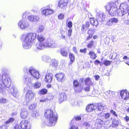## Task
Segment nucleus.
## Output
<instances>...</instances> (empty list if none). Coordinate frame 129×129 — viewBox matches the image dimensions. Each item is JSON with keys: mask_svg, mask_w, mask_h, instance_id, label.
Wrapping results in <instances>:
<instances>
[{"mask_svg": "<svg viewBox=\"0 0 129 129\" xmlns=\"http://www.w3.org/2000/svg\"><path fill=\"white\" fill-rule=\"evenodd\" d=\"M27 110L26 108H23L22 109V111L20 113L21 117L22 118H25L28 115Z\"/></svg>", "mask_w": 129, "mask_h": 129, "instance_id": "nucleus-18", "label": "nucleus"}, {"mask_svg": "<svg viewBox=\"0 0 129 129\" xmlns=\"http://www.w3.org/2000/svg\"><path fill=\"white\" fill-rule=\"evenodd\" d=\"M94 77L95 79V80H98L99 79V78H100V77L98 75H95L94 76Z\"/></svg>", "mask_w": 129, "mask_h": 129, "instance_id": "nucleus-60", "label": "nucleus"}, {"mask_svg": "<svg viewBox=\"0 0 129 129\" xmlns=\"http://www.w3.org/2000/svg\"><path fill=\"white\" fill-rule=\"evenodd\" d=\"M85 90L86 91H89L90 90L89 86H88L86 87L85 88Z\"/></svg>", "mask_w": 129, "mask_h": 129, "instance_id": "nucleus-61", "label": "nucleus"}, {"mask_svg": "<svg viewBox=\"0 0 129 129\" xmlns=\"http://www.w3.org/2000/svg\"><path fill=\"white\" fill-rule=\"evenodd\" d=\"M22 129H30L31 127L29 121L25 120H22L20 123Z\"/></svg>", "mask_w": 129, "mask_h": 129, "instance_id": "nucleus-9", "label": "nucleus"}, {"mask_svg": "<svg viewBox=\"0 0 129 129\" xmlns=\"http://www.w3.org/2000/svg\"><path fill=\"white\" fill-rule=\"evenodd\" d=\"M47 90L45 89L44 88L41 89L40 91V93L41 94H46L47 92Z\"/></svg>", "mask_w": 129, "mask_h": 129, "instance_id": "nucleus-43", "label": "nucleus"}, {"mask_svg": "<svg viewBox=\"0 0 129 129\" xmlns=\"http://www.w3.org/2000/svg\"><path fill=\"white\" fill-rule=\"evenodd\" d=\"M10 91L12 94L15 97L17 96V88L15 87H13L10 89Z\"/></svg>", "mask_w": 129, "mask_h": 129, "instance_id": "nucleus-24", "label": "nucleus"}, {"mask_svg": "<svg viewBox=\"0 0 129 129\" xmlns=\"http://www.w3.org/2000/svg\"><path fill=\"white\" fill-rule=\"evenodd\" d=\"M36 34L35 33H29L26 35L23 34L21 37L22 41V46L25 49H28L31 48L32 42L36 39Z\"/></svg>", "mask_w": 129, "mask_h": 129, "instance_id": "nucleus-3", "label": "nucleus"}, {"mask_svg": "<svg viewBox=\"0 0 129 129\" xmlns=\"http://www.w3.org/2000/svg\"><path fill=\"white\" fill-rule=\"evenodd\" d=\"M64 5V0H61L58 3V6L60 8H63Z\"/></svg>", "mask_w": 129, "mask_h": 129, "instance_id": "nucleus-35", "label": "nucleus"}, {"mask_svg": "<svg viewBox=\"0 0 129 129\" xmlns=\"http://www.w3.org/2000/svg\"><path fill=\"white\" fill-rule=\"evenodd\" d=\"M31 115L33 117H36L38 115V114L37 111H33L32 112Z\"/></svg>", "mask_w": 129, "mask_h": 129, "instance_id": "nucleus-40", "label": "nucleus"}, {"mask_svg": "<svg viewBox=\"0 0 129 129\" xmlns=\"http://www.w3.org/2000/svg\"><path fill=\"white\" fill-rule=\"evenodd\" d=\"M53 12V10L50 9H47L43 10L41 11V14L42 15L46 16L52 14Z\"/></svg>", "mask_w": 129, "mask_h": 129, "instance_id": "nucleus-14", "label": "nucleus"}, {"mask_svg": "<svg viewBox=\"0 0 129 129\" xmlns=\"http://www.w3.org/2000/svg\"><path fill=\"white\" fill-rule=\"evenodd\" d=\"M14 129H22L20 126H19V125L18 124H16L15 126H14Z\"/></svg>", "mask_w": 129, "mask_h": 129, "instance_id": "nucleus-52", "label": "nucleus"}, {"mask_svg": "<svg viewBox=\"0 0 129 129\" xmlns=\"http://www.w3.org/2000/svg\"><path fill=\"white\" fill-rule=\"evenodd\" d=\"M29 72L33 77H28L27 75H25L23 78L24 81L25 82H27L28 83H30L33 80L34 77L38 79L40 77L39 72L33 67H30L29 68Z\"/></svg>", "mask_w": 129, "mask_h": 129, "instance_id": "nucleus-5", "label": "nucleus"}, {"mask_svg": "<svg viewBox=\"0 0 129 129\" xmlns=\"http://www.w3.org/2000/svg\"><path fill=\"white\" fill-rule=\"evenodd\" d=\"M95 122L94 126L96 127L99 128H101L103 125V120L101 119H97Z\"/></svg>", "mask_w": 129, "mask_h": 129, "instance_id": "nucleus-20", "label": "nucleus"}, {"mask_svg": "<svg viewBox=\"0 0 129 129\" xmlns=\"http://www.w3.org/2000/svg\"><path fill=\"white\" fill-rule=\"evenodd\" d=\"M7 102V100L5 99L1 98L0 99V103L5 104Z\"/></svg>", "mask_w": 129, "mask_h": 129, "instance_id": "nucleus-47", "label": "nucleus"}, {"mask_svg": "<svg viewBox=\"0 0 129 129\" xmlns=\"http://www.w3.org/2000/svg\"><path fill=\"white\" fill-rule=\"evenodd\" d=\"M53 79V75L51 73L47 74L44 79L45 81L46 82L51 83Z\"/></svg>", "mask_w": 129, "mask_h": 129, "instance_id": "nucleus-19", "label": "nucleus"}, {"mask_svg": "<svg viewBox=\"0 0 129 129\" xmlns=\"http://www.w3.org/2000/svg\"><path fill=\"white\" fill-rule=\"evenodd\" d=\"M93 44V41L92 40L90 41L87 45V47L89 48H91Z\"/></svg>", "mask_w": 129, "mask_h": 129, "instance_id": "nucleus-48", "label": "nucleus"}, {"mask_svg": "<svg viewBox=\"0 0 129 129\" xmlns=\"http://www.w3.org/2000/svg\"><path fill=\"white\" fill-rule=\"evenodd\" d=\"M79 83L77 80H75L73 82V85L75 87H77L79 85Z\"/></svg>", "mask_w": 129, "mask_h": 129, "instance_id": "nucleus-51", "label": "nucleus"}, {"mask_svg": "<svg viewBox=\"0 0 129 129\" xmlns=\"http://www.w3.org/2000/svg\"><path fill=\"white\" fill-rule=\"evenodd\" d=\"M87 49L86 48H84L83 49H81L80 50V51L81 52H83L85 53L86 52Z\"/></svg>", "mask_w": 129, "mask_h": 129, "instance_id": "nucleus-56", "label": "nucleus"}, {"mask_svg": "<svg viewBox=\"0 0 129 129\" xmlns=\"http://www.w3.org/2000/svg\"><path fill=\"white\" fill-rule=\"evenodd\" d=\"M41 83L39 82H37L34 84V86L35 88H39L40 86Z\"/></svg>", "mask_w": 129, "mask_h": 129, "instance_id": "nucleus-42", "label": "nucleus"}, {"mask_svg": "<svg viewBox=\"0 0 129 129\" xmlns=\"http://www.w3.org/2000/svg\"><path fill=\"white\" fill-rule=\"evenodd\" d=\"M35 93L31 90H27L25 95V99L27 102L32 101L34 99Z\"/></svg>", "mask_w": 129, "mask_h": 129, "instance_id": "nucleus-7", "label": "nucleus"}, {"mask_svg": "<svg viewBox=\"0 0 129 129\" xmlns=\"http://www.w3.org/2000/svg\"><path fill=\"white\" fill-rule=\"evenodd\" d=\"M37 39L40 42H43L44 40V38L43 36L41 35H38L37 36Z\"/></svg>", "mask_w": 129, "mask_h": 129, "instance_id": "nucleus-34", "label": "nucleus"}, {"mask_svg": "<svg viewBox=\"0 0 129 129\" xmlns=\"http://www.w3.org/2000/svg\"><path fill=\"white\" fill-rule=\"evenodd\" d=\"M105 14L103 12H100L98 13L96 16V19L99 21L101 22L105 17Z\"/></svg>", "mask_w": 129, "mask_h": 129, "instance_id": "nucleus-17", "label": "nucleus"}, {"mask_svg": "<svg viewBox=\"0 0 129 129\" xmlns=\"http://www.w3.org/2000/svg\"><path fill=\"white\" fill-rule=\"evenodd\" d=\"M119 121L116 119H114L112 121V125L113 127H116L119 123Z\"/></svg>", "mask_w": 129, "mask_h": 129, "instance_id": "nucleus-31", "label": "nucleus"}, {"mask_svg": "<svg viewBox=\"0 0 129 129\" xmlns=\"http://www.w3.org/2000/svg\"><path fill=\"white\" fill-rule=\"evenodd\" d=\"M124 119L127 121H129V117H128L126 116L124 117Z\"/></svg>", "mask_w": 129, "mask_h": 129, "instance_id": "nucleus-64", "label": "nucleus"}, {"mask_svg": "<svg viewBox=\"0 0 129 129\" xmlns=\"http://www.w3.org/2000/svg\"><path fill=\"white\" fill-rule=\"evenodd\" d=\"M69 57L70 59V61L69 64L71 65L74 61L75 56L72 53H70L69 54Z\"/></svg>", "mask_w": 129, "mask_h": 129, "instance_id": "nucleus-27", "label": "nucleus"}, {"mask_svg": "<svg viewBox=\"0 0 129 129\" xmlns=\"http://www.w3.org/2000/svg\"><path fill=\"white\" fill-rule=\"evenodd\" d=\"M46 48H56L57 45L55 42L52 39H48L45 42Z\"/></svg>", "mask_w": 129, "mask_h": 129, "instance_id": "nucleus-8", "label": "nucleus"}, {"mask_svg": "<svg viewBox=\"0 0 129 129\" xmlns=\"http://www.w3.org/2000/svg\"><path fill=\"white\" fill-rule=\"evenodd\" d=\"M14 120V119L12 117L10 118L5 122L6 124L13 122Z\"/></svg>", "mask_w": 129, "mask_h": 129, "instance_id": "nucleus-44", "label": "nucleus"}, {"mask_svg": "<svg viewBox=\"0 0 129 129\" xmlns=\"http://www.w3.org/2000/svg\"><path fill=\"white\" fill-rule=\"evenodd\" d=\"M44 29V27L42 25H40L39 26L38 29L37 30L38 33H41L43 31Z\"/></svg>", "mask_w": 129, "mask_h": 129, "instance_id": "nucleus-38", "label": "nucleus"}, {"mask_svg": "<svg viewBox=\"0 0 129 129\" xmlns=\"http://www.w3.org/2000/svg\"><path fill=\"white\" fill-rule=\"evenodd\" d=\"M101 62L99 61L98 60H96L95 61L94 63L95 64H98L99 63H100Z\"/></svg>", "mask_w": 129, "mask_h": 129, "instance_id": "nucleus-63", "label": "nucleus"}, {"mask_svg": "<svg viewBox=\"0 0 129 129\" xmlns=\"http://www.w3.org/2000/svg\"><path fill=\"white\" fill-rule=\"evenodd\" d=\"M128 6L126 3H124L121 4L120 6L121 9L123 10V13L121 12L122 14V15H125L127 13L128 10Z\"/></svg>", "mask_w": 129, "mask_h": 129, "instance_id": "nucleus-10", "label": "nucleus"}, {"mask_svg": "<svg viewBox=\"0 0 129 129\" xmlns=\"http://www.w3.org/2000/svg\"><path fill=\"white\" fill-rule=\"evenodd\" d=\"M70 129H78V128L77 126L74 125L70 127Z\"/></svg>", "mask_w": 129, "mask_h": 129, "instance_id": "nucleus-59", "label": "nucleus"}, {"mask_svg": "<svg viewBox=\"0 0 129 129\" xmlns=\"http://www.w3.org/2000/svg\"><path fill=\"white\" fill-rule=\"evenodd\" d=\"M76 120H79L81 119V118L80 116H76L74 117Z\"/></svg>", "mask_w": 129, "mask_h": 129, "instance_id": "nucleus-57", "label": "nucleus"}, {"mask_svg": "<svg viewBox=\"0 0 129 129\" xmlns=\"http://www.w3.org/2000/svg\"><path fill=\"white\" fill-rule=\"evenodd\" d=\"M89 23L88 22H86L85 25L83 24L82 26L81 29L82 30H86L89 27Z\"/></svg>", "mask_w": 129, "mask_h": 129, "instance_id": "nucleus-26", "label": "nucleus"}, {"mask_svg": "<svg viewBox=\"0 0 129 129\" xmlns=\"http://www.w3.org/2000/svg\"><path fill=\"white\" fill-rule=\"evenodd\" d=\"M96 108V106L95 105L93 104H91L87 106L86 108V110L88 112H90Z\"/></svg>", "mask_w": 129, "mask_h": 129, "instance_id": "nucleus-23", "label": "nucleus"}, {"mask_svg": "<svg viewBox=\"0 0 129 129\" xmlns=\"http://www.w3.org/2000/svg\"><path fill=\"white\" fill-rule=\"evenodd\" d=\"M118 3V0L116 1L115 3L111 2L105 6V8L108 11L109 14L111 16H113L114 13L117 10L118 11H119L118 13L119 15L122 16L124 15H122V13L121 12H122L123 13V10L121 9L118 10L117 8V4Z\"/></svg>", "mask_w": 129, "mask_h": 129, "instance_id": "nucleus-4", "label": "nucleus"}, {"mask_svg": "<svg viewBox=\"0 0 129 129\" xmlns=\"http://www.w3.org/2000/svg\"><path fill=\"white\" fill-rule=\"evenodd\" d=\"M42 60L45 62H49L51 61L50 58L48 56H43L42 57Z\"/></svg>", "mask_w": 129, "mask_h": 129, "instance_id": "nucleus-32", "label": "nucleus"}, {"mask_svg": "<svg viewBox=\"0 0 129 129\" xmlns=\"http://www.w3.org/2000/svg\"><path fill=\"white\" fill-rule=\"evenodd\" d=\"M110 112L111 113L113 114L115 116H117V114L116 113V112L115 111H113V110H111L110 111Z\"/></svg>", "mask_w": 129, "mask_h": 129, "instance_id": "nucleus-53", "label": "nucleus"}, {"mask_svg": "<svg viewBox=\"0 0 129 129\" xmlns=\"http://www.w3.org/2000/svg\"><path fill=\"white\" fill-rule=\"evenodd\" d=\"M111 62V61H110L108 60H105L104 61V64L106 66H107L110 65Z\"/></svg>", "mask_w": 129, "mask_h": 129, "instance_id": "nucleus-49", "label": "nucleus"}, {"mask_svg": "<svg viewBox=\"0 0 129 129\" xmlns=\"http://www.w3.org/2000/svg\"><path fill=\"white\" fill-rule=\"evenodd\" d=\"M58 17L59 19H62L64 17V15L62 14H60L58 16Z\"/></svg>", "mask_w": 129, "mask_h": 129, "instance_id": "nucleus-58", "label": "nucleus"}, {"mask_svg": "<svg viewBox=\"0 0 129 129\" xmlns=\"http://www.w3.org/2000/svg\"><path fill=\"white\" fill-rule=\"evenodd\" d=\"M110 115V114L109 113H107L106 114H105V116L104 118L105 119H107L108 118Z\"/></svg>", "mask_w": 129, "mask_h": 129, "instance_id": "nucleus-55", "label": "nucleus"}, {"mask_svg": "<svg viewBox=\"0 0 129 129\" xmlns=\"http://www.w3.org/2000/svg\"><path fill=\"white\" fill-rule=\"evenodd\" d=\"M85 83L87 85H92L93 84L91 80L90 79L88 78L85 80Z\"/></svg>", "mask_w": 129, "mask_h": 129, "instance_id": "nucleus-36", "label": "nucleus"}, {"mask_svg": "<svg viewBox=\"0 0 129 129\" xmlns=\"http://www.w3.org/2000/svg\"><path fill=\"white\" fill-rule=\"evenodd\" d=\"M94 30L90 28L87 31V33L91 37H92V35L94 34Z\"/></svg>", "mask_w": 129, "mask_h": 129, "instance_id": "nucleus-39", "label": "nucleus"}, {"mask_svg": "<svg viewBox=\"0 0 129 129\" xmlns=\"http://www.w3.org/2000/svg\"><path fill=\"white\" fill-rule=\"evenodd\" d=\"M118 22V19L117 18H113L110 19L107 21V24L109 26H111L117 23Z\"/></svg>", "mask_w": 129, "mask_h": 129, "instance_id": "nucleus-13", "label": "nucleus"}, {"mask_svg": "<svg viewBox=\"0 0 129 129\" xmlns=\"http://www.w3.org/2000/svg\"><path fill=\"white\" fill-rule=\"evenodd\" d=\"M44 115L47 119L42 123L41 127H44L46 126H51L55 125L57 122L58 116L56 113L53 112L51 109H48L45 111Z\"/></svg>", "mask_w": 129, "mask_h": 129, "instance_id": "nucleus-1", "label": "nucleus"}, {"mask_svg": "<svg viewBox=\"0 0 129 129\" xmlns=\"http://www.w3.org/2000/svg\"><path fill=\"white\" fill-rule=\"evenodd\" d=\"M60 53L63 56H64V45L60 47Z\"/></svg>", "mask_w": 129, "mask_h": 129, "instance_id": "nucleus-37", "label": "nucleus"}, {"mask_svg": "<svg viewBox=\"0 0 129 129\" xmlns=\"http://www.w3.org/2000/svg\"><path fill=\"white\" fill-rule=\"evenodd\" d=\"M69 19L68 18L66 22V24L67 26L69 28V29H68V28H67V29L68 30V35L70 37L71 36V33L72 32V28L73 24L71 22H68Z\"/></svg>", "mask_w": 129, "mask_h": 129, "instance_id": "nucleus-12", "label": "nucleus"}, {"mask_svg": "<svg viewBox=\"0 0 129 129\" xmlns=\"http://www.w3.org/2000/svg\"><path fill=\"white\" fill-rule=\"evenodd\" d=\"M71 103L73 105H75L77 104V102L76 101L73 100L72 101Z\"/></svg>", "mask_w": 129, "mask_h": 129, "instance_id": "nucleus-54", "label": "nucleus"}, {"mask_svg": "<svg viewBox=\"0 0 129 129\" xmlns=\"http://www.w3.org/2000/svg\"><path fill=\"white\" fill-rule=\"evenodd\" d=\"M88 54L91 58L95 59L96 57V54L93 51H90Z\"/></svg>", "mask_w": 129, "mask_h": 129, "instance_id": "nucleus-28", "label": "nucleus"}, {"mask_svg": "<svg viewBox=\"0 0 129 129\" xmlns=\"http://www.w3.org/2000/svg\"><path fill=\"white\" fill-rule=\"evenodd\" d=\"M29 20L32 22H37L38 21L39 17L37 15H31L29 16L28 17Z\"/></svg>", "mask_w": 129, "mask_h": 129, "instance_id": "nucleus-16", "label": "nucleus"}, {"mask_svg": "<svg viewBox=\"0 0 129 129\" xmlns=\"http://www.w3.org/2000/svg\"><path fill=\"white\" fill-rule=\"evenodd\" d=\"M7 124L5 123L2 125H0V129H7Z\"/></svg>", "mask_w": 129, "mask_h": 129, "instance_id": "nucleus-45", "label": "nucleus"}, {"mask_svg": "<svg viewBox=\"0 0 129 129\" xmlns=\"http://www.w3.org/2000/svg\"><path fill=\"white\" fill-rule=\"evenodd\" d=\"M98 115L100 117V119H102L103 120V118H104L105 116V114L103 112H102L100 114H98Z\"/></svg>", "mask_w": 129, "mask_h": 129, "instance_id": "nucleus-46", "label": "nucleus"}, {"mask_svg": "<svg viewBox=\"0 0 129 129\" xmlns=\"http://www.w3.org/2000/svg\"><path fill=\"white\" fill-rule=\"evenodd\" d=\"M120 95L122 99L124 100L129 99V92L126 90H123L120 92Z\"/></svg>", "mask_w": 129, "mask_h": 129, "instance_id": "nucleus-11", "label": "nucleus"}, {"mask_svg": "<svg viewBox=\"0 0 129 129\" xmlns=\"http://www.w3.org/2000/svg\"><path fill=\"white\" fill-rule=\"evenodd\" d=\"M115 92L111 91L108 90L106 92V93L107 96V99L111 100L113 99L115 96Z\"/></svg>", "mask_w": 129, "mask_h": 129, "instance_id": "nucleus-22", "label": "nucleus"}, {"mask_svg": "<svg viewBox=\"0 0 129 129\" xmlns=\"http://www.w3.org/2000/svg\"><path fill=\"white\" fill-rule=\"evenodd\" d=\"M105 105H104L102 104L101 103H98L97 105H96V108L99 110H102L104 109V107Z\"/></svg>", "mask_w": 129, "mask_h": 129, "instance_id": "nucleus-29", "label": "nucleus"}, {"mask_svg": "<svg viewBox=\"0 0 129 129\" xmlns=\"http://www.w3.org/2000/svg\"><path fill=\"white\" fill-rule=\"evenodd\" d=\"M29 23L27 20L24 19L20 20L18 23V27L22 30L28 28L29 27Z\"/></svg>", "mask_w": 129, "mask_h": 129, "instance_id": "nucleus-6", "label": "nucleus"}, {"mask_svg": "<svg viewBox=\"0 0 129 129\" xmlns=\"http://www.w3.org/2000/svg\"><path fill=\"white\" fill-rule=\"evenodd\" d=\"M47 99L46 98H44L43 99H42L40 100V102H44L47 101Z\"/></svg>", "mask_w": 129, "mask_h": 129, "instance_id": "nucleus-62", "label": "nucleus"}, {"mask_svg": "<svg viewBox=\"0 0 129 129\" xmlns=\"http://www.w3.org/2000/svg\"><path fill=\"white\" fill-rule=\"evenodd\" d=\"M64 73H59L56 74L55 77L58 81L62 82L64 81Z\"/></svg>", "mask_w": 129, "mask_h": 129, "instance_id": "nucleus-15", "label": "nucleus"}, {"mask_svg": "<svg viewBox=\"0 0 129 129\" xmlns=\"http://www.w3.org/2000/svg\"><path fill=\"white\" fill-rule=\"evenodd\" d=\"M98 20L94 18H92L90 19L91 23L93 25L96 26L98 25Z\"/></svg>", "mask_w": 129, "mask_h": 129, "instance_id": "nucleus-25", "label": "nucleus"}, {"mask_svg": "<svg viewBox=\"0 0 129 129\" xmlns=\"http://www.w3.org/2000/svg\"><path fill=\"white\" fill-rule=\"evenodd\" d=\"M11 84V78L6 73H4L1 76L0 73V92L3 93L5 89L8 90Z\"/></svg>", "mask_w": 129, "mask_h": 129, "instance_id": "nucleus-2", "label": "nucleus"}, {"mask_svg": "<svg viewBox=\"0 0 129 129\" xmlns=\"http://www.w3.org/2000/svg\"><path fill=\"white\" fill-rule=\"evenodd\" d=\"M93 122H86L84 123V125L85 126V129H91V126H92V123H93Z\"/></svg>", "mask_w": 129, "mask_h": 129, "instance_id": "nucleus-30", "label": "nucleus"}, {"mask_svg": "<svg viewBox=\"0 0 129 129\" xmlns=\"http://www.w3.org/2000/svg\"><path fill=\"white\" fill-rule=\"evenodd\" d=\"M60 35V37L62 39H64V31L63 30H61Z\"/></svg>", "mask_w": 129, "mask_h": 129, "instance_id": "nucleus-50", "label": "nucleus"}, {"mask_svg": "<svg viewBox=\"0 0 129 129\" xmlns=\"http://www.w3.org/2000/svg\"><path fill=\"white\" fill-rule=\"evenodd\" d=\"M36 48L39 50H42L46 48V43L44 42H40L36 45Z\"/></svg>", "mask_w": 129, "mask_h": 129, "instance_id": "nucleus-21", "label": "nucleus"}, {"mask_svg": "<svg viewBox=\"0 0 129 129\" xmlns=\"http://www.w3.org/2000/svg\"><path fill=\"white\" fill-rule=\"evenodd\" d=\"M58 61L55 59L52 60L51 65L53 68H56L57 66Z\"/></svg>", "mask_w": 129, "mask_h": 129, "instance_id": "nucleus-33", "label": "nucleus"}, {"mask_svg": "<svg viewBox=\"0 0 129 129\" xmlns=\"http://www.w3.org/2000/svg\"><path fill=\"white\" fill-rule=\"evenodd\" d=\"M36 107V104H32L30 105L28 107L29 110H32L35 109Z\"/></svg>", "mask_w": 129, "mask_h": 129, "instance_id": "nucleus-41", "label": "nucleus"}]
</instances>
